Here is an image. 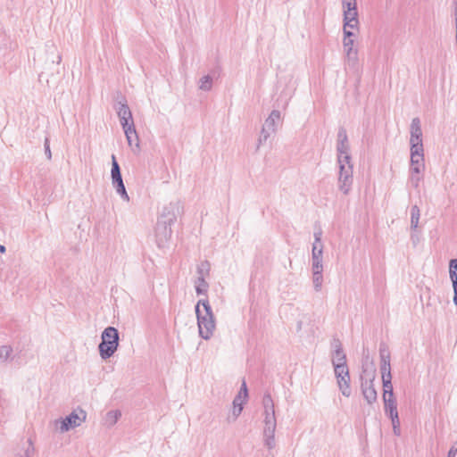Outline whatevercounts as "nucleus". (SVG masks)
<instances>
[{
	"label": "nucleus",
	"instance_id": "2eb2a0df",
	"mask_svg": "<svg viewBox=\"0 0 457 457\" xmlns=\"http://www.w3.org/2000/svg\"><path fill=\"white\" fill-rule=\"evenodd\" d=\"M361 391L363 397L369 404L373 403L377 400V391L374 387L372 380H365L361 383Z\"/></svg>",
	"mask_w": 457,
	"mask_h": 457
},
{
	"label": "nucleus",
	"instance_id": "5701e85b",
	"mask_svg": "<svg viewBox=\"0 0 457 457\" xmlns=\"http://www.w3.org/2000/svg\"><path fill=\"white\" fill-rule=\"evenodd\" d=\"M384 400V405H385V412L386 415H394L398 413L397 411V405L396 401L395 399V396H388L386 398H383Z\"/></svg>",
	"mask_w": 457,
	"mask_h": 457
},
{
	"label": "nucleus",
	"instance_id": "c756f323",
	"mask_svg": "<svg viewBox=\"0 0 457 457\" xmlns=\"http://www.w3.org/2000/svg\"><path fill=\"white\" fill-rule=\"evenodd\" d=\"M212 87V78L209 75L204 76L199 80V88L204 91H210Z\"/></svg>",
	"mask_w": 457,
	"mask_h": 457
},
{
	"label": "nucleus",
	"instance_id": "c03bdc74",
	"mask_svg": "<svg viewBox=\"0 0 457 457\" xmlns=\"http://www.w3.org/2000/svg\"><path fill=\"white\" fill-rule=\"evenodd\" d=\"M389 418L391 419L393 427L394 426H400V420H399L398 413L394 414V415H390Z\"/></svg>",
	"mask_w": 457,
	"mask_h": 457
},
{
	"label": "nucleus",
	"instance_id": "b1692460",
	"mask_svg": "<svg viewBox=\"0 0 457 457\" xmlns=\"http://www.w3.org/2000/svg\"><path fill=\"white\" fill-rule=\"evenodd\" d=\"M312 282L315 291L319 292L321 289L323 276V269H312Z\"/></svg>",
	"mask_w": 457,
	"mask_h": 457
},
{
	"label": "nucleus",
	"instance_id": "58836bf2",
	"mask_svg": "<svg viewBox=\"0 0 457 457\" xmlns=\"http://www.w3.org/2000/svg\"><path fill=\"white\" fill-rule=\"evenodd\" d=\"M44 146H45V154L46 155V158L48 160H51L52 159V153H51V150H50L49 139L47 137L45 139Z\"/></svg>",
	"mask_w": 457,
	"mask_h": 457
},
{
	"label": "nucleus",
	"instance_id": "e433bc0d",
	"mask_svg": "<svg viewBox=\"0 0 457 457\" xmlns=\"http://www.w3.org/2000/svg\"><path fill=\"white\" fill-rule=\"evenodd\" d=\"M355 31H359V29H351V27H347L345 24H344V26H343L344 38H354Z\"/></svg>",
	"mask_w": 457,
	"mask_h": 457
},
{
	"label": "nucleus",
	"instance_id": "f8f14e48",
	"mask_svg": "<svg viewBox=\"0 0 457 457\" xmlns=\"http://www.w3.org/2000/svg\"><path fill=\"white\" fill-rule=\"evenodd\" d=\"M335 376L337 380V386L344 396L351 395L350 374L348 368L339 367L335 370Z\"/></svg>",
	"mask_w": 457,
	"mask_h": 457
},
{
	"label": "nucleus",
	"instance_id": "4c0bfd02",
	"mask_svg": "<svg viewBox=\"0 0 457 457\" xmlns=\"http://www.w3.org/2000/svg\"><path fill=\"white\" fill-rule=\"evenodd\" d=\"M120 125H121L123 130H126L129 128L135 127L134 122H133V118L132 119L121 118V119H120Z\"/></svg>",
	"mask_w": 457,
	"mask_h": 457
},
{
	"label": "nucleus",
	"instance_id": "0eeeda50",
	"mask_svg": "<svg viewBox=\"0 0 457 457\" xmlns=\"http://www.w3.org/2000/svg\"><path fill=\"white\" fill-rule=\"evenodd\" d=\"M112 185L115 188L116 193L122 200L129 202V196L126 191L125 185L121 177L120 168L114 154L112 155V170H111Z\"/></svg>",
	"mask_w": 457,
	"mask_h": 457
},
{
	"label": "nucleus",
	"instance_id": "39448f33",
	"mask_svg": "<svg viewBox=\"0 0 457 457\" xmlns=\"http://www.w3.org/2000/svg\"><path fill=\"white\" fill-rule=\"evenodd\" d=\"M338 164V179L337 186L338 189L344 194L348 195L353 186V166L351 160H346L344 162H337Z\"/></svg>",
	"mask_w": 457,
	"mask_h": 457
},
{
	"label": "nucleus",
	"instance_id": "6ab92c4d",
	"mask_svg": "<svg viewBox=\"0 0 457 457\" xmlns=\"http://www.w3.org/2000/svg\"><path fill=\"white\" fill-rule=\"evenodd\" d=\"M449 274L453 288V303L457 306V259H452L449 263Z\"/></svg>",
	"mask_w": 457,
	"mask_h": 457
},
{
	"label": "nucleus",
	"instance_id": "dca6fc26",
	"mask_svg": "<svg viewBox=\"0 0 457 457\" xmlns=\"http://www.w3.org/2000/svg\"><path fill=\"white\" fill-rule=\"evenodd\" d=\"M344 24L347 27H351V29H359V20L357 9L344 10Z\"/></svg>",
	"mask_w": 457,
	"mask_h": 457
},
{
	"label": "nucleus",
	"instance_id": "49530a36",
	"mask_svg": "<svg viewBox=\"0 0 457 457\" xmlns=\"http://www.w3.org/2000/svg\"><path fill=\"white\" fill-rule=\"evenodd\" d=\"M0 252L1 253H4L5 252V247L2 245H0Z\"/></svg>",
	"mask_w": 457,
	"mask_h": 457
},
{
	"label": "nucleus",
	"instance_id": "ea45409f",
	"mask_svg": "<svg viewBox=\"0 0 457 457\" xmlns=\"http://www.w3.org/2000/svg\"><path fill=\"white\" fill-rule=\"evenodd\" d=\"M456 454H457V440L453 443V445L448 452L447 457H456Z\"/></svg>",
	"mask_w": 457,
	"mask_h": 457
},
{
	"label": "nucleus",
	"instance_id": "423d86ee",
	"mask_svg": "<svg viewBox=\"0 0 457 457\" xmlns=\"http://www.w3.org/2000/svg\"><path fill=\"white\" fill-rule=\"evenodd\" d=\"M281 120L280 112L273 110L264 121L258 139V147L263 145L272 134L276 133Z\"/></svg>",
	"mask_w": 457,
	"mask_h": 457
},
{
	"label": "nucleus",
	"instance_id": "37998d69",
	"mask_svg": "<svg viewBox=\"0 0 457 457\" xmlns=\"http://www.w3.org/2000/svg\"><path fill=\"white\" fill-rule=\"evenodd\" d=\"M411 241L413 246H416L419 244V242H420L419 235L417 233H415V232H412L411 234Z\"/></svg>",
	"mask_w": 457,
	"mask_h": 457
},
{
	"label": "nucleus",
	"instance_id": "4468645a",
	"mask_svg": "<svg viewBox=\"0 0 457 457\" xmlns=\"http://www.w3.org/2000/svg\"><path fill=\"white\" fill-rule=\"evenodd\" d=\"M381 375L391 374L390 353L385 345L379 348Z\"/></svg>",
	"mask_w": 457,
	"mask_h": 457
},
{
	"label": "nucleus",
	"instance_id": "c9c22d12",
	"mask_svg": "<svg viewBox=\"0 0 457 457\" xmlns=\"http://www.w3.org/2000/svg\"><path fill=\"white\" fill-rule=\"evenodd\" d=\"M342 8L344 10L357 9L356 0H342Z\"/></svg>",
	"mask_w": 457,
	"mask_h": 457
},
{
	"label": "nucleus",
	"instance_id": "a18cd8bd",
	"mask_svg": "<svg viewBox=\"0 0 457 457\" xmlns=\"http://www.w3.org/2000/svg\"><path fill=\"white\" fill-rule=\"evenodd\" d=\"M393 430H394V433H395V435H397V436H399V435H400V432H401V430H400V426H394V427H393Z\"/></svg>",
	"mask_w": 457,
	"mask_h": 457
},
{
	"label": "nucleus",
	"instance_id": "aec40b11",
	"mask_svg": "<svg viewBox=\"0 0 457 457\" xmlns=\"http://www.w3.org/2000/svg\"><path fill=\"white\" fill-rule=\"evenodd\" d=\"M245 398H244L241 394H237L233 400V409L231 415L228 417L229 420L235 421L238 416L241 414L243 411V405L245 402Z\"/></svg>",
	"mask_w": 457,
	"mask_h": 457
},
{
	"label": "nucleus",
	"instance_id": "a211bd4d",
	"mask_svg": "<svg viewBox=\"0 0 457 457\" xmlns=\"http://www.w3.org/2000/svg\"><path fill=\"white\" fill-rule=\"evenodd\" d=\"M323 245L313 244L312 251V269H323L322 264Z\"/></svg>",
	"mask_w": 457,
	"mask_h": 457
},
{
	"label": "nucleus",
	"instance_id": "79ce46f5",
	"mask_svg": "<svg viewBox=\"0 0 457 457\" xmlns=\"http://www.w3.org/2000/svg\"><path fill=\"white\" fill-rule=\"evenodd\" d=\"M321 236L322 232L320 230L314 232V243H316V245H320L321 244Z\"/></svg>",
	"mask_w": 457,
	"mask_h": 457
},
{
	"label": "nucleus",
	"instance_id": "f704fd0d",
	"mask_svg": "<svg viewBox=\"0 0 457 457\" xmlns=\"http://www.w3.org/2000/svg\"><path fill=\"white\" fill-rule=\"evenodd\" d=\"M354 38H343L344 52L356 50L354 47Z\"/></svg>",
	"mask_w": 457,
	"mask_h": 457
},
{
	"label": "nucleus",
	"instance_id": "2f4dec72",
	"mask_svg": "<svg viewBox=\"0 0 457 457\" xmlns=\"http://www.w3.org/2000/svg\"><path fill=\"white\" fill-rule=\"evenodd\" d=\"M209 271H210V263L207 261L202 262L197 266V274H198L197 278H205L209 275Z\"/></svg>",
	"mask_w": 457,
	"mask_h": 457
},
{
	"label": "nucleus",
	"instance_id": "7ed1b4c3",
	"mask_svg": "<svg viewBox=\"0 0 457 457\" xmlns=\"http://www.w3.org/2000/svg\"><path fill=\"white\" fill-rule=\"evenodd\" d=\"M102 342L98 345L99 353L102 359L106 360L112 357L119 346V332L114 327H107L101 336Z\"/></svg>",
	"mask_w": 457,
	"mask_h": 457
},
{
	"label": "nucleus",
	"instance_id": "1a4fd4ad",
	"mask_svg": "<svg viewBox=\"0 0 457 457\" xmlns=\"http://www.w3.org/2000/svg\"><path fill=\"white\" fill-rule=\"evenodd\" d=\"M180 210L179 202H171L162 207L157 221H165V224L172 226L179 215Z\"/></svg>",
	"mask_w": 457,
	"mask_h": 457
},
{
	"label": "nucleus",
	"instance_id": "4be33fe9",
	"mask_svg": "<svg viewBox=\"0 0 457 457\" xmlns=\"http://www.w3.org/2000/svg\"><path fill=\"white\" fill-rule=\"evenodd\" d=\"M382 377V383H383V388H384V393H383V398H386V397H392L394 396V392H393V386H392V375L391 374H386V375H381Z\"/></svg>",
	"mask_w": 457,
	"mask_h": 457
},
{
	"label": "nucleus",
	"instance_id": "72a5a7b5",
	"mask_svg": "<svg viewBox=\"0 0 457 457\" xmlns=\"http://www.w3.org/2000/svg\"><path fill=\"white\" fill-rule=\"evenodd\" d=\"M34 452H35V448L32 445V442H31V440H29L27 448L24 450V452L22 453L17 454L16 457H32V455L34 454Z\"/></svg>",
	"mask_w": 457,
	"mask_h": 457
},
{
	"label": "nucleus",
	"instance_id": "412c9836",
	"mask_svg": "<svg viewBox=\"0 0 457 457\" xmlns=\"http://www.w3.org/2000/svg\"><path fill=\"white\" fill-rule=\"evenodd\" d=\"M120 417H121L120 411H119V410L110 411L104 416V424L106 427L111 428L117 423V421L119 420V419Z\"/></svg>",
	"mask_w": 457,
	"mask_h": 457
},
{
	"label": "nucleus",
	"instance_id": "cd10ccee",
	"mask_svg": "<svg viewBox=\"0 0 457 457\" xmlns=\"http://www.w3.org/2000/svg\"><path fill=\"white\" fill-rule=\"evenodd\" d=\"M12 347L11 345H2L0 346V361H7L12 360Z\"/></svg>",
	"mask_w": 457,
	"mask_h": 457
},
{
	"label": "nucleus",
	"instance_id": "9d476101",
	"mask_svg": "<svg viewBox=\"0 0 457 457\" xmlns=\"http://www.w3.org/2000/svg\"><path fill=\"white\" fill-rule=\"evenodd\" d=\"M337 162H344L346 160H352L347 134L344 129H340L337 133Z\"/></svg>",
	"mask_w": 457,
	"mask_h": 457
},
{
	"label": "nucleus",
	"instance_id": "ddd939ff",
	"mask_svg": "<svg viewBox=\"0 0 457 457\" xmlns=\"http://www.w3.org/2000/svg\"><path fill=\"white\" fill-rule=\"evenodd\" d=\"M333 347L332 364L334 366V371L339 367L348 368L346 365V356L343 351L340 341L335 340L333 342Z\"/></svg>",
	"mask_w": 457,
	"mask_h": 457
},
{
	"label": "nucleus",
	"instance_id": "393cba45",
	"mask_svg": "<svg viewBox=\"0 0 457 457\" xmlns=\"http://www.w3.org/2000/svg\"><path fill=\"white\" fill-rule=\"evenodd\" d=\"M411 229L415 231L419 226L420 211L417 205H413L411 208Z\"/></svg>",
	"mask_w": 457,
	"mask_h": 457
},
{
	"label": "nucleus",
	"instance_id": "c85d7f7f",
	"mask_svg": "<svg viewBox=\"0 0 457 457\" xmlns=\"http://www.w3.org/2000/svg\"><path fill=\"white\" fill-rule=\"evenodd\" d=\"M195 287L197 295H205L208 290L209 285L205 281V278H197L196 280L195 281Z\"/></svg>",
	"mask_w": 457,
	"mask_h": 457
},
{
	"label": "nucleus",
	"instance_id": "7c9ffc66",
	"mask_svg": "<svg viewBox=\"0 0 457 457\" xmlns=\"http://www.w3.org/2000/svg\"><path fill=\"white\" fill-rule=\"evenodd\" d=\"M117 113H118V116L120 119H121V118L132 119L131 111H130L129 107L128 106V104H126L120 103V106L117 110Z\"/></svg>",
	"mask_w": 457,
	"mask_h": 457
},
{
	"label": "nucleus",
	"instance_id": "20e7f679",
	"mask_svg": "<svg viewBox=\"0 0 457 457\" xmlns=\"http://www.w3.org/2000/svg\"><path fill=\"white\" fill-rule=\"evenodd\" d=\"M87 420V412L81 408H78L63 419L55 420L54 424L59 433H65L69 430L81 426Z\"/></svg>",
	"mask_w": 457,
	"mask_h": 457
},
{
	"label": "nucleus",
	"instance_id": "9b49d317",
	"mask_svg": "<svg viewBox=\"0 0 457 457\" xmlns=\"http://www.w3.org/2000/svg\"><path fill=\"white\" fill-rule=\"evenodd\" d=\"M172 234L171 225L165 224V221H157L155 228L156 244L159 248L167 245Z\"/></svg>",
	"mask_w": 457,
	"mask_h": 457
},
{
	"label": "nucleus",
	"instance_id": "09e8293b",
	"mask_svg": "<svg viewBox=\"0 0 457 457\" xmlns=\"http://www.w3.org/2000/svg\"><path fill=\"white\" fill-rule=\"evenodd\" d=\"M455 27H456V37H457V18L455 19Z\"/></svg>",
	"mask_w": 457,
	"mask_h": 457
},
{
	"label": "nucleus",
	"instance_id": "6e6552de",
	"mask_svg": "<svg viewBox=\"0 0 457 457\" xmlns=\"http://www.w3.org/2000/svg\"><path fill=\"white\" fill-rule=\"evenodd\" d=\"M411 145V165L413 172L420 174L425 169L423 143H410Z\"/></svg>",
	"mask_w": 457,
	"mask_h": 457
},
{
	"label": "nucleus",
	"instance_id": "a19ab883",
	"mask_svg": "<svg viewBox=\"0 0 457 457\" xmlns=\"http://www.w3.org/2000/svg\"><path fill=\"white\" fill-rule=\"evenodd\" d=\"M238 394H241V395L244 397V398H247L248 396V391H247V386H246V384L245 382L244 381L242 386H241V388H240V391L238 392Z\"/></svg>",
	"mask_w": 457,
	"mask_h": 457
},
{
	"label": "nucleus",
	"instance_id": "473e14b6",
	"mask_svg": "<svg viewBox=\"0 0 457 457\" xmlns=\"http://www.w3.org/2000/svg\"><path fill=\"white\" fill-rule=\"evenodd\" d=\"M420 180H421L420 174H418L417 172H413L412 166L411 165V168H410V179H409V181H410L411 185L413 187L418 188Z\"/></svg>",
	"mask_w": 457,
	"mask_h": 457
},
{
	"label": "nucleus",
	"instance_id": "f257e3e1",
	"mask_svg": "<svg viewBox=\"0 0 457 457\" xmlns=\"http://www.w3.org/2000/svg\"><path fill=\"white\" fill-rule=\"evenodd\" d=\"M262 441L263 445L269 453L264 457H275L272 450L276 447L275 432L277 428V419L275 415L274 403L270 394H265L262 398Z\"/></svg>",
	"mask_w": 457,
	"mask_h": 457
},
{
	"label": "nucleus",
	"instance_id": "a878e982",
	"mask_svg": "<svg viewBox=\"0 0 457 457\" xmlns=\"http://www.w3.org/2000/svg\"><path fill=\"white\" fill-rule=\"evenodd\" d=\"M128 144L132 146L135 145L136 146H138V137L136 131L135 127L129 128L128 129L124 130Z\"/></svg>",
	"mask_w": 457,
	"mask_h": 457
},
{
	"label": "nucleus",
	"instance_id": "f03ea898",
	"mask_svg": "<svg viewBox=\"0 0 457 457\" xmlns=\"http://www.w3.org/2000/svg\"><path fill=\"white\" fill-rule=\"evenodd\" d=\"M195 314L199 336L204 340H209L213 335L216 323L208 300L202 299L197 302Z\"/></svg>",
	"mask_w": 457,
	"mask_h": 457
},
{
	"label": "nucleus",
	"instance_id": "f3484780",
	"mask_svg": "<svg viewBox=\"0 0 457 457\" xmlns=\"http://www.w3.org/2000/svg\"><path fill=\"white\" fill-rule=\"evenodd\" d=\"M422 142V130L419 118H413L410 129V143Z\"/></svg>",
	"mask_w": 457,
	"mask_h": 457
},
{
	"label": "nucleus",
	"instance_id": "bb28decb",
	"mask_svg": "<svg viewBox=\"0 0 457 457\" xmlns=\"http://www.w3.org/2000/svg\"><path fill=\"white\" fill-rule=\"evenodd\" d=\"M345 64L354 69L357 66L358 63V51H350V52H345Z\"/></svg>",
	"mask_w": 457,
	"mask_h": 457
},
{
	"label": "nucleus",
	"instance_id": "de8ad7c7",
	"mask_svg": "<svg viewBox=\"0 0 457 457\" xmlns=\"http://www.w3.org/2000/svg\"><path fill=\"white\" fill-rule=\"evenodd\" d=\"M454 15L455 19H457V4H455Z\"/></svg>",
	"mask_w": 457,
	"mask_h": 457
}]
</instances>
